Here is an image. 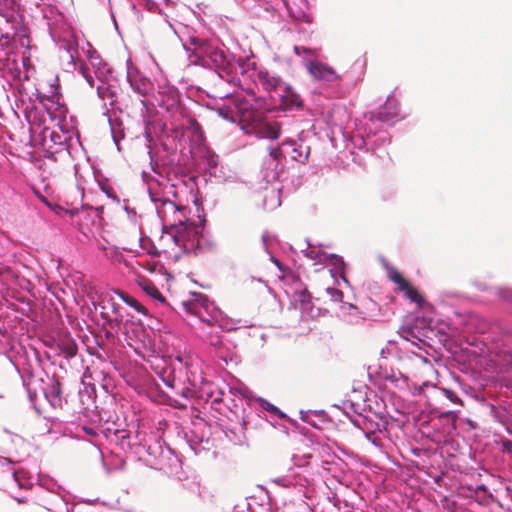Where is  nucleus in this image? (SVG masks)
<instances>
[{
  "instance_id": "7",
  "label": "nucleus",
  "mask_w": 512,
  "mask_h": 512,
  "mask_svg": "<svg viewBox=\"0 0 512 512\" xmlns=\"http://www.w3.org/2000/svg\"><path fill=\"white\" fill-rule=\"evenodd\" d=\"M58 347L67 358L76 356L78 351V346L75 340L68 334L59 338Z\"/></svg>"
},
{
  "instance_id": "13",
  "label": "nucleus",
  "mask_w": 512,
  "mask_h": 512,
  "mask_svg": "<svg viewBox=\"0 0 512 512\" xmlns=\"http://www.w3.org/2000/svg\"><path fill=\"white\" fill-rule=\"evenodd\" d=\"M281 127L278 123H268L264 127V135L269 139H278L280 136Z\"/></svg>"
},
{
  "instance_id": "4",
  "label": "nucleus",
  "mask_w": 512,
  "mask_h": 512,
  "mask_svg": "<svg viewBox=\"0 0 512 512\" xmlns=\"http://www.w3.org/2000/svg\"><path fill=\"white\" fill-rule=\"evenodd\" d=\"M207 302V296L194 293L190 299L182 301L180 306L191 315H199L201 308L206 307Z\"/></svg>"
},
{
  "instance_id": "31",
  "label": "nucleus",
  "mask_w": 512,
  "mask_h": 512,
  "mask_svg": "<svg viewBox=\"0 0 512 512\" xmlns=\"http://www.w3.org/2000/svg\"><path fill=\"white\" fill-rule=\"evenodd\" d=\"M168 205L174 212L178 211V208L172 202H168Z\"/></svg>"
},
{
  "instance_id": "21",
  "label": "nucleus",
  "mask_w": 512,
  "mask_h": 512,
  "mask_svg": "<svg viewBox=\"0 0 512 512\" xmlns=\"http://www.w3.org/2000/svg\"><path fill=\"white\" fill-rule=\"evenodd\" d=\"M327 292L331 295V297L334 299V300H339L341 301L342 297H343V293L338 290V289H335V288H328L327 289Z\"/></svg>"
},
{
  "instance_id": "5",
  "label": "nucleus",
  "mask_w": 512,
  "mask_h": 512,
  "mask_svg": "<svg viewBox=\"0 0 512 512\" xmlns=\"http://www.w3.org/2000/svg\"><path fill=\"white\" fill-rule=\"evenodd\" d=\"M257 80L267 92L275 91L283 84L280 77L271 74L267 70L258 71Z\"/></svg>"
},
{
  "instance_id": "12",
  "label": "nucleus",
  "mask_w": 512,
  "mask_h": 512,
  "mask_svg": "<svg viewBox=\"0 0 512 512\" xmlns=\"http://www.w3.org/2000/svg\"><path fill=\"white\" fill-rule=\"evenodd\" d=\"M132 89L141 96L147 95L150 89V83L147 80L130 81Z\"/></svg>"
},
{
  "instance_id": "3",
  "label": "nucleus",
  "mask_w": 512,
  "mask_h": 512,
  "mask_svg": "<svg viewBox=\"0 0 512 512\" xmlns=\"http://www.w3.org/2000/svg\"><path fill=\"white\" fill-rule=\"evenodd\" d=\"M306 67L309 74L317 81L333 83L341 78L331 66L319 61H309Z\"/></svg>"
},
{
  "instance_id": "8",
  "label": "nucleus",
  "mask_w": 512,
  "mask_h": 512,
  "mask_svg": "<svg viewBox=\"0 0 512 512\" xmlns=\"http://www.w3.org/2000/svg\"><path fill=\"white\" fill-rule=\"evenodd\" d=\"M103 301L108 302V304L111 307L112 312L114 313V318L109 319V325L112 328L120 326L124 320V315L120 311V305L118 303H116L115 300L113 299V297H111V296L105 297Z\"/></svg>"
},
{
  "instance_id": "25",
  "label": "nucleus",
  "mask_w": 512,
  "mask_h": 512,
  "mask_svg": "<svg viewBox=\"0 0 512 512\" xmlns=\"http://www.w3.org/2000/svg\"><path fill=\"white\" fill-rule=\"evenodd\" d=\"M88 53H89V58H90V65L92 67H94L95 66L94 60L99 59V56L98 55L96 57L94 56L95 54H97V52L95 50H92V51L89 50Z\"/></svg>"
},
{
  "instance_id": "20",
  "label": "nucleus",
  "mask_w": 512,
  "mask_h": 512,
  "mask_svg": "<svg viewBox=\"0 0 512 512\" xmlns=\"http://www.w3.org/2000/svg\"><path fill=\"white\" fill-rule=\"evenodd\" d=\"M306 256L311 260L322 261L325 258V254L321 251L310 250L306 253Z\"/></svg>"
},
{
  "instance_id": "28",
  "label": "nucleus",
  "mask_w": 512,
  "mask_h": 512,
  "mask_svg": "<svg viewBox=\"0 0 512 512\" xmlns=\"http://www.w3.org/2000/svg\"><path fill=\"white\" fill-rule=\"evenodd\" d=\"M265 408H266V410L271 411V412H273V413H279L278 408H277V407H275L273 404L266 403Z\"/></svg>"
},
{
  "instance_id": "2",
  "label": "nucleus",
  "mask_w": 512,
  "mask_h": 512,
  "mask_svg": "<svg viewBox=\"0 0 512 512\" xmlns=\"http://www.w3.org/2000/svg\"><path fill=\"white\" fill-rule=\"evenodd\" d=\"M387 276L397 286V290L411 302L416 303L419 307L425 304L423 295L396 268L391 267Z\"/></svg>"
},
{
  "instance_id": "17",
  "label": "nucleus",
  "mask_w": 512,
  "mask_h": 512,
  "mask_svg": "<svg viewBox=\"0 0 512 512\" xmlns=\"http://www.w3.org/2000/svg\"><path fill=\"white\" fill-rule=\"evenodd\" d=\"M441 391L445 395V397L448 398L451 402L459 404V405H463L462 400L458 397V395L454 391L447 389V388H443V389H441Z\"/></svg>"
},
{
  "instance_id": "29",
  "label": "nucleus",
  "mask_w": 512,
  "mask_h": 512,
  "mask_svg": "<svg viewBox=\"0 0 512 512\" xmlns=\"http://www.w3.org/2000/svg\"><path fill=\"white\" fill-rule=\"evenodd\" d=\"M84 430L86 431V433H88V434H90L92 436H96L97 435V433L93 429H91V428H84Z\"/></svg>"
},
{
  "instance_id": "30",
  "label": "nucleus",
  "mask_w": 512,
  "mask_h": 512,
  "mask_svg": "<svg viewBox=\"0 0 512 512\" xmlns=\"http://www.w3.org/2000/svg\"><path fill=\"white\" fill-rule=\"evenodd\" d=\"M190 394H191V390H190V389H188V388H187V389H184V390L182 391V395H183L184 397H186V398H187V397H189V395H190Z\"/></svg>"
},
{
  "instance_id": "27",
  "label": "nucleus",
  "mask_w": 512,
  "mask_h": 512,
  "mask_svg": "<svg viewBox=\"0 0 512 512\" xmlns=\"http://www.w3.org/2000/svg\"><path fill=\"white\" fill-rule=\"evenodd\" d=\"M27 512H43V508L38 504H33L29 507Z\"/></svg>"
},
{
  "instance_id": "23",
  "label": "nucleus",
  "mask_w": 512,
  "mask_h": 512,
  "mask_svg": "<svg viewBox=\"0 0 512 512\" xmlns=\"http://www.w3.org/2000/svg\"><path fill=\"white\" fill-rule=\"evenodd\" d=\"M188 225L193 227L194 223L193 222L187 223V222L179 221V223L177 225L176 224L172 225V227H174L176 229L177 233H180L183 229H186Z\"/></svg>"
},
{
  "instance_id": "1",
  "label": "nucleus",
  "mask_w": 512,
  "mask_h": 512,
  "mask_svg": "<svg viewBox=\"0 0 512 512\" xmlns=\"http://www.w3.org/2000/svg\"><path fill=\"white\" fill-rule=\"evenodd\" d=\"M244 430L258 441L273 442L277 439L278 431L268 420L257 416L243 421Z\"/></svg>"
},
{
  "instance_id": "10",
  "label": "nucleus",
  "mask_w": 512,
  "mask_h": 512,
  "mask_svg": "<svg viewBox=\"0 0 512 512\" xmlns=\"http://www.w3.org/2000/svg\"><path fill=\"white\" fill-rule=\"evenodd\" d=\"M140 286L149 296L152 298L159 300L160 302H165L164 296L161 294L159 289L155 286V284L149 279H143L140 281Z\"/></svg>"
},
{
  "instance_id": "16",
  "label": "nucleus",
  "mask_w": 512,
  "mask_h": 512,
  "mask_svg": "<svg viewBox=\"0 0 512 512\" xmlns=\"http://www.w3.org/2000/svg\"><path fill=\"white\" fill-rule=\"evenodd\" d=\"M80 73L83 75V77L86 79L87 83L90 85V87L94 86V78L92 74L90 73L89 66L87 64H82L80 66Z\"/></svg>"
},
{
  "instance_id": "15",
  "label": "nucleus",
  "mask_w": 512,
  "mask_h": 512,
  "mask_svg": "<svg viewBox=\"0 0 512 512\" xmlns=\"http://www.w3.org/2000/svg\"><path fill=\"white\" fill-rule=\"evenodd\" d=\"M163 381L168 387L175 388V376L174 371L165 369L161 374Z\"/></svg>"
},
{
  "instance_id": "18",
  "label": "nucleus",
  "mask_w": 512,
  "mask_h": 512,
  "mask_svg": "<svg viewBox=\"0 0 512 512\" xmlns=\"http://www.w3.org/2000/svg\"><path fill=\"white\" fill-rule=\"evenodd\" d=\"M210 57L212 58V60L214 62L219 63V64H223L226 60V56H225L224 52L219 49H214L211 52Z\"/></svg>"
},
{
  "instance_id": "19",
  "label": "nucleus",
  "mask_w": 512,
  "mask_h": 512,
  "mask_svg": "<svg viewBox=\"0 0 512 512\" xmlns=\"http://www.w3.org/2000/svg\"><path fill=\"white\" fill-rule=\"evenodd\" d=\"M293 50L298 56H301L302 53L316 55L318 52V49H311L304 46H294Z\"/></svg>"
},
{
  "instance_id": "24",
  "label": "nucleus",
  "mask_w": 512,
  "mask_h": 512,
  "mask_svg": "<svg viewBox=\"0 0 512 512\" xmlns=\"http://www.w3.org/2000/svg\"><path fill=\"white\" fill-rule=\"evenodd\" d=\"M271 261L279 268L280 271L285 272L287 268L275 257H271Z\"/></svg>"
},
{
  "instance_id": "11",
  "label": "nucleus",
  "mask_w": 512,
  "mask_h": 512,
  "mask_svg": "<svg viewBox=\"0 0 512 512\" xmlns=\"http://www.w3.org/2000/svg\"><path fill=\"white\" fill-rule=\"evenodd\" d=\"M475 499L481 505H486V506H488L491 503L496 501V499L494 498L492 493H490L488 491V489L486 488L485 485H480V486H478L476 488V490H475Z\"/></svg>"
},
{
  "instance_id": "14",
  "label": "nucleus",
  "mask_w": 512,
  "mask_h": 512,
  "mask_svg": "<svg viewBox=\"0 0 512 512\" xmlns=\"http://www.w3.org/2000/svg\"><path fill=\"white\" fill-rule=\"evenodd\" d=\"M50 141L54 144V145H58V146H63L66 144V141H67V137L62 134V133H59V132H56V131H52L50 133Z\"/></svg>"
},
{
  "instance_id": "9",
  "label": "nucleus",
  "mask_w": 512,
  "mask_h": 512,
  "mask_svg": "<svg viewBox=\"0 0 512 512\" xmlns=\"http://www.w3.org/2000/svg\"><path fill=\"white\" fill-rule=\"evenodd\" d=\"M116 293L120 296V298L130 307H132L137 312L147 316L148 310L145 306H143L138 300L133 298L132 296L128 295L127 293L116 290Z\"/></svg>"
},
{
  "instance_id": "32",
  "label": "nucleus",
  "mask_w": 512,
  "mask_h": 512,
  "mask_svg": "<svg viewBox=\"0 0 512 512\" xmlns=\"http://www.w3.org/2000/svg\"><path fill=\"white\" fill-rule=\"evenodd\" d=\"M101 315H102L103 318H106L104 312H101Z\"/></svg>"
},
{
  "instance_id": "22",
  "label": "nucleus",
  "mask_w": 512,
  "mask_h": 512,
  "mask_svg": "<svg viewBox=\"0 0 512 512\" xmlns=\"http://www.w3.org/2000/svg\"><path fill=\"white\" fill-rule=\"evenodd\" d=\"M51 393L55 395L56 397H60L62 390H61V383L56 380L53 382L51 387Z\"/></svg>"
},
{
  "instance_id": "6",
  "label": "nucleus",
  "mask_w": 512,
  "mask_h": 512,
  "mask_svg": "<svg viewBox=\"0 0 512 512\" xmlns=\"http://www.w3.org/2000/svg\"><path fill=\"white\" fill-rule=\"evenodd\" d=\"M280 97L282 99V104L285 105L287 108H300L303 105V101L300 95L289 86H285L283 93L280 95Z\"/></svg>"
},
{
  "instance_id": "26",
  "label": "nucleus",
  "mask_w": 512,
  "mask_h": 512,
  "mask_svg": "<svg viewBox=\"0 0 512 512\" xmlns=\"http://www.w3.org/2000/svg\"><path fill=\"white\" fill-rule=\"evenodd\" d=\"M218 113H219V115H221L225 119H232L229 116V111L227 109H225V108H219L218 109Z\"/></svg>"
}]
</instances>
